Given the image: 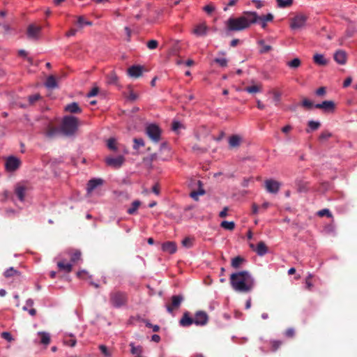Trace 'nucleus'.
Listing matches in <instances>:
<instances>
[{
	"mask_svg": "<svg viewBox=\"0 0 357 357\" xmlns=\"http://www.w3.org/2000/svg\"><path fill=\"white\" fill-rule=\"evenodd\" d=\"M335 61L339 64L343 65L347 61V54L344 51L338 50L334 54Z\"/></svg>",
	"mask_w": 357,
	"mask_h": 357,
	"instance_id": "412c9836",
	"label": "nucleus"
},
{
	"mask_svg": "<svg viewBox=\"0 0 357 357\" xmlns=\"http://www.w3.org/2000/svg\"><path fill=\"white\" fill-rule=\"evenodd\" d=\"M302 105L307 109H311L313 106V103L308 99H304L302 102Z\"/></svg>",
	"mask_w": 357,
	"mask_h": 357,
	"instance_id": "5fc2aeb1",
	"label": "nucleus"
},
{
	"mask_svg": "<svg viewBox=\"0 0 357 357\" xmlns=\"http://www.w3.org/2000/svg\"><path fill=\"white\" fill-rule=\"evenodd\" d=\"M77 33V30L75 29H70L68 31L66 32V36L70 37L74 36Z\"/></svg>",
	"mask_w": 357,
	"mask_h": 357,
	"instance_id": "0e129e2a",
	"label": "nucleus"
},
{
	"mask_svg": "<svg viewBox=\"0 0 357 357\" xmlns=\"http://www.w3.org/2000/svg\"><path fill=\"white\" fill-rule=\"evenodd\" d=\"M100 350L101 352L106 356V357H111V353L108 351L107 348L105 345H100L99 347Z\"/></svg>",
	"mask_w": 357,
	"mask_h": 357,
	"instance_id": "864d4df0",
	"label": "nucleus"
},
{
	"mask_svg": "<svg viewBox=\"0 0 357 357\" xmlns=\"http://www.w3.org/2000/svg\"><path fill=\"white\" fill-rule=\"evenodd\" d=\"M214 10L215 7L211 4L206 5V6L204 7V10L208 14H211L212 12L214 11Z\"/></svg>",
	"mask_w": 357,
	"mask_h": 357,
	"instance_id": "13d9d810",
	"label": "nucleus"
},
{
	"mask_svg": "<svg viewBox=\"0 0 357 357\" xmlns=\"http://www.w3.org/2000/svg\"><path fill=\"white\" fill-rule=\"evenodd\" d=\"M250 248L252 249L259 256H263L268 252V248L263 241L258 243L257 246L252 243H250Z\"/></svg>",
	"mask_w": 357,
	"mask_h": 357,
	"instance_id": "4468645a",
	"label": "nucleus"
},
{
	"mask_svg": "<svg viewBox=\"0 0 357 357\" xmlns=\"http://www.w3.org/2000/svg\"><path fill=\"white\" fill-rule=\"evenodd\" d=\"M245 259L241 257H236L231 260V266L234 268H238L244 262Z\"/></svg>",
	"mask_w": 357,
	"mask_h": 357,
	"instance_id": "473e14b6",
	"label": "nucleus"
},
{
	"mask_svg": "<svg viewBox=\"0 0 357 357\" xmlns=\"http://www.w3.org/2000/svg\"><path fill=\"white\" fill-rule=\"evenodd\" d=\"M1 337H2L3 339H5V340H6L7 341H8V342H11V341H13V338L12 335H10V333H8V332H3V333H1Z\"/></svg>",
	"mask_w": 357,
	"mask_h": 357,
	"instance_id": "4d7b16f0",
	"label": "nucleus"
},
{
	"mask_svg": "<svg viewBox=\"0 0 357 357\" xmlns=\"http://www.w3.org/2000/svg\"><path fill=\"white\" fill-rule=\"evenodd\" d=\"M194 238L191 237H185L181 242L183 247L190 248L192 246Z\"/></svg>",
	"mask_w": 357,
	"mask_h": 357,
	"instance_id": "ea45409f",
	"label": "nucleus"
},
{
	"mask_svg": "<svg viewBox=\"0 0 357 357\" xmlns=\"http://www.w3.org/2000/svg\"><path fill=\"white\" fill-rule=\"evenodd\" d=\"M331 136V134L329 132L324 131L321 134L319 139L324 141L328 139Z\"/></svg>",
	"mask_w": 357,
	"mask_h": 357,
	"instance_id": "bf43d9fd",
	"label": "nucleus"
},
{
	"mask_svg": "<svg viewBox=\"0 0 357 357\" xmlns=\"http://www.w3.org/2000/svg\"><path fill=\"white\" fill-rule=\"evenodd\" d=\"M208 30L209 27L207 26L206 23L202 22L195 25L192 32L197 36H205Z\"/></svg>",
	"mask_w": 357,
	"mask_h": 357,
	"instance_id": "6e6552de",
	"label": "nucleus"
},
{
	"mask_svg": "<svg viewBox=\"0 0 357 357\" xmlns=\"http://www.w3.org/2000/svg\"><path fill=\"white\" fill-rule=\"evenodd\" d=\"M69 255L73 263H75L81 259V252L79 250H73L69 252Z\"/></svg>",
	"mask_w": 357,
	"mask_h": 357,
	"instance_id": "7c9ffc66",
	"label": "nucleus"
},
{
	"mask_svg": "<svg viewBox=\"0 0 357 357\" xmlns=\"http://www.w3.org/2000/svg\"><path fill=\"white\" fill-rule=\"evenodd\" d=\"M20 160L15 156H9L6 159L5 167L8 172H15L20 167Z\"/></svg>",
	"mask_w": 357,
	"mask_h": 357,
	"instance_id": "39448f33",
	"label": "nucleus"
},
{
	"mask_svg": "<svg viewBox=\"0 0 357 357\" xmlns=\"http://www.w3.org/2000/svg\"><path fill=\"white\" fill-rule=\"evenodd\" d=\"M257 22H259L263 29H266L268 22H271L273 20V15L271 13L266 15L259 16L257 14Z\"/></svg>",
	"mask_w": 357,
	"mask_h": 357,
	"instance_id": "6ab92c4d",
	"label": "nucleus"
},
{
	"mask_svg": "<svg viewBox=\"0 0 357 357\" xmlns=\"http://www.w3.org/2000/svg\"><path fill=\"white\" fill-rule=\"evenodd\" d=\"M40 98V95L36 93L32 96H30L29 98V100L30 104L34 103L36 101H37Z\"/></svg>",
	"mask_w": 357,
	"mask_h": 357,
	"instance_id": "052dcab7",
	"label": "nucleus"
},
{
	"mask_svg": "<svg viewBox=\"0 0 357 357\" xmlns=\"http://www.w3.org/2000/svg\"><path fill=\"white\" fill-rule=\"evenodd\" d=\"M314 62L320 66H325L328 63V60L325 59L324 55L316 54L313 57Z\"/></svg>",
	"mask_w": 357,
	"mask_h": 357,
	"instance_id": "a878e982",
	"label": "nucleus"
},
{
	"mask_svg": "<svg viewBox=\"0 0 357 357\" xmlns=\"http://www.w3.org/2000/svg\"><path fill=\"white\" fill-rule=\"evenodd\" d=\"M221 227L225 229L232 231L235 227L234 222L223 221L221 222Z\"/></svg>",
	"mask_w": 357,
	"mask_h": 357,
	"instance_id": "4c0bfd02",
	"label": "nucleus"
},
{
	"mask_svg": "<svg viewBox=\"0 0 357 357\" xmlns=\"http://www.w3.org/2000/svg\"><path fill=\"white\" fill-rule=\"evenodd\" d=\"M183 301L181 296H174L172 298V304L167 306L169 312H172L174 309L178 308Z\"/></svg>",
	"mask_w": 357,
	"mask_h": 357,
	"instance_id": "a211bd4d",
	"label": "nucleus"
},
{
	"mask_svg": "<svg viewBox=\"0 0 357 357\" xmlns=\"http://www.w3.org/2000/svg\"><path fill=\"white\" fill-rule=\"evenodd\" d=\"M102 184V180L100 178H94L89 181L87 184V192L91 193L97 186Z\"/></svg>",
	"mask_w": 357,
	"mask_h": 357,
	"instance_id": "4be33fe9",
	"label": "nucleus"
},
{
	"mask_svg": "<svg viewBox=\"0 0 357 357\" xmlns=\"http://www.w3.org/2000/svg\"><path fill=\"white\" fill-rule=\"evenodd\" d=\"M76 340L75 338H70L67 340L66 338L64 340V344L70 347H75L76 344Z\"/></svg>",
	"mask_w": 357,
	"mask_h": 357,
	"instance_id": "6e6d98bb",
	"label": "nucleus"
},
{
	"mask_svg": "<svg viewBox=\"0 0 357 357\" xmlns=\"http://www.w3.org/2000/svg\"><path fill=\"white\" fill-rule=\"evenodd\" d=\"M314 107L323 109L326 112H333L335 109V105L332 100H325L321 103L315 105Z\"/></svg>",
	"mask_w": 357,
	"mask_h": 357,
	"instance_id": "f8f14e48",
	"label": "nucleus"
},
{
	"mask_svg": "<svg viewBox=\"0 0 357 357\" xmlns=\"http://www.w3.org/2000/svg\"><path fill=\"white\" fill-rule=\"evenodd\" d=\"M269 93L273 95V101L275 102V105H278L280 100L282 96L281 93L276 90L270 91Z\"/></svg>",
	"mask_w": 357,
	"mask_h": 357,
	"instance_id": "58836bf2",
	"label": "nucleus"
},
{
	"mask_svg": "<svg viewBox=\"0 0 357 357\" xmlns=\"http://www.w3.org/2000/svg\"><path fill=\"white\" fill-rule=\"evenodd\" d=\"M193 323V318L190 317L187 313L184 314L180 320V324L183 326H188Z\"/></svg>",
	"mask_w": 357,
	"mask_h": 357,
	"instance_id": "cd10ccee",
	"label": "nucleus"
},
{
	"mask_svg": "<svg viewBox=\"0 0 357 357\" xmlns=\"http://www.w3.org/2000/svg\"><path fill=\"white\" fill-rule=\"evenodd\" d=\"M294 0H276L278 6L279 8H288L293 3Z\"/></svg>",
	"mask_w": 357,
	"mask_h": 357,
	"instance_id": "72a5a7b5",
	"label": "nucleus"
},
{
	"mask_svg": "<svg viewBox=\"0 0 357 357\" xmlns=\"http://www.w3.org/2000/svg\"><path fill=\"white\" fill-rule=\"evenodd\" d=\"M38 335L40 338V343L45 344L46 346L50 343V335L48 333L38 332Z\"/></svg>",
	"mask_w": 357,
	"mask_h": 357,
	"instance_id": "393cba45",
	"label": "nucleus"
},
{
	"mask_svg": "<svg viewBox=\"0 0 357 357\" xmlns=\"http://www.w3.org/2000/svg\"><path fill=\"white\" fill-rule=\"evenodd\" d=\"M318 215L320 217H323L324 215H326L328 218H332V216H333L331 213L330 212V211L328 209H322V210L319 211L318 212Z\"/></svg>",
	"mask_w": 357,
	"mask_h": 357,
	"instance_id": "603ef678",
	"label": "nucleus"
},
{
	"mask_svg": "<svg viewBox=\"0 0 357 357\" xmlns=\"http://www.w3.org/2000/svg\"><path fill=\"white\" fill-rule=\"evenodd\" d=\"M133 149L135 150H138L140 147L144 146V140L141 138H135L134 140Z\"/></svg>",
	"mask_w": 357,
	"mask_h": 357,
	"instance_id": "37998d69",
	"label": "nucleus"
},
{
	"mask_svg": "<svg viewBox=\"0 0 357 357\" xmlns=\"http://www.w3.org/2000/svg\"><path fill=\"white\" fill-rule=\"evenodd\" d=\"M142 67L139 66H133L128 69V74L132 77H139L142 73Z\"/></svg>",
	"mask_w": 357,
	"mask_h": 357,
	"instance_id": "aec40b11",
	"label": "nucleus"
},
{
	"mask_svg": "<svg viewBox=\"0 0 357 357\" xmlns=\"http://www.w3.org/2000/svg\"><path fill=\"white\" fill-rule=\"evenodd\" d=\"M257 22L256 12H245L239 17H229L225 22V26L229 31H241L248 29Z\"/></svg>",
	"mask_w": 357,
	"mask_h": 357,
	"instance_id": "f257e3e1",
	"label": "nucleus"
},
{
	"mask_svg": "<svg viewBox=\"0 0 357 357\" xmlns=\"http://www.w3.org/2000/svg\"><path fill=\"white\" fill-rule=\"evenodd\" d=\"M307 17L303 14H298L291 19L290 27L292 29H300L305 25Z\"/></svg>",
	"mask_w": 357,
	"mask_h": 357,
	"instance_id": "0eeeda50",
	"label": "nucleus"
},
{
	"mask_svg": "<svg viewBox=\"0 0 357 357\" xmlns=\"http://www.w3.org/2000/svg\"><path fill=\"white\" fill-rule=\"evenodd\" d=\"M272 351H276L280 346L282 344V342L279 340H273L271 342Z\"/></svg>",
	"mask_w": 357,
	"mask_h": 357,
	"instance_id": "8fccbe9b",
	"label": "nucleus"
},
{
	"mask_svg": "<svg viewBox=\"0 0 357 357\" xmlns=\"http://www.w3.org/2000/svg\"><path fill=\"white\" fill-rule=\"evenodd\" d=\"M162 250L168 254H174L177 250V245L175 242L167 241L162 244Z\"/></svg>",
	"mask_w": 357,
	"mask_h": 357,
	"instance_id": "2eb2a0df",
	"label": "nucleus"
},
{
	"mask_svg": "<svg viewBox=\"0 0 357 357\" xmlns=\"http://www.w3.org/2000/svg\"><path fill=\"white\" fill-rule=\"evenodd\" d=\"M107 146L109 149H110L111 151H116L119 149L122 148L123 152L125 154L128 153L127 149L124 146H121L119 145L117 142H116V139H114V138L109 139L107 140Z\"/></svg>",
	"mask_w": 357,
	"mask_h": 357,
	"instance_id": "dca6fc26",
	"label": "nucleus"
},
{
	"mask_svg": "<svg viewBox=\"0 0 357 357\" xmlns=\"http://www.w3.org/2000/svg\"><path fill=\"white\" fill-rule=\"evenodd\" d=\"M245 91L249 93H255L261 92L262 91V84H257L252 85L250 86H248L245 89Z\"/></svg>",
	"mask_w": 357,
	"mask_h": 357,
	"instance_id": "bb28decb",
	"label": "nucleus"
},
{
	"mask_svg": "<svg viewBox=\"0 0 357 357\" xmlns=\"http://www.w3.org/2000/svg\"><path fill=\"white\" fill-rule=\"evenodd\" d=\"M77 23L80 27H82L84 25L91 26L92 24L91 22L86 20L82 16H79L77 17Z\"/></svg>",
	"mask_w": 357,
	"mask_h": 357,
	"instance_id": "49530a36",
	"label": "nucleus"
},
{
	"mask_svg": "<svg viewBox=\"0 0 357 357\" xmlns=\"http://www.w3.org/2000/svg\"><path fill=\"white\" fill-rule=\"evenodd\" d=\"M65 109L70 113H79L81 112V109L76 102L66 105Z\"/></svg>",
	"mask_w": 357,
	"mask_h": 357,
	"instance_id": "c85d7f7f",
	"label": "nucleus"
},
{
	"mask_svg": "<svg viewBox=\"0 0 357 357\" xmlns=\"http://www.w3.org/2000/svg\"><path fill=\"white\" fill-rule=\"evenodd\" d=\"M325 93H326V90H325L324 87H320L316 91V93L318 96H324L325 94Z\"/></svg>",
	"mask_w": 357,
	"mask_h": 357,
	"instance_id": "774afa93",
	"label": "nucleus"
},
{
	"mask_svg": "<svg viewBox=\"0 0 357 357\" xmlns=\"http://www.w3.org/2000/svg\"><path fill=\"white\" fill-rule=\"evenodd\" d=\"M204 190L202 189V188H199L198 190L197 191H192L190 194V197L197 201L198 200V198H199V196L200 195H203L204 194Z\"/></svg>",
	"mask_w": 357,
	"mask_h": 357,
	"instance_id": "79ce46f5",
	"label": "nucleus"
},
{
	"mask_svg": "<svg viewBox=\"0 0 357 357\" xmlns=\"http://www.w3.org/2000/svg\"><path fill=\"white\" fill-rule=\"evenodd\" d=\"M28 188L23 184H17L15 189V192L20 201H24Z\"/></svg>",
	"mask_w": 357,
	"mask_h": 357,
	"instance_id": "f3484780",
	"label": "nucleus"
},
{
	"mask_svg": "<svg viewBox=\"0 0 357 357\" xmlns=\"http://www.w3.org/2000/svg\"><path fill=\"white\" fill-rule=\"evenodd\" d=\"M230 283L235 291L247 293L254 288L255 280L250 273L242 271L231 275Z\"/></svg>",
	"mask_w": 357,
	"mask_h": 357,
	"instance_id": "f03ea898",
	"label": "nucleus"
},
{
	"mask_svg": "<svg viewBox=\"0 0 357 357\" xmlns=\"http://www.w3.org/2000/svg\"><path fill=\"white\" fill-rule=\"evenodd\" d=\"M117 80H118V77H117L116 75L115 74V73L112 72L108 77L109 83L115 84V83H116Z\"/></svg>",
	"mask_w": 357,
	"mask_h": 357,
	"instance_id": "09e8293b",
	"label": "nucleus"
},
{
	"mask_svg": "<svg viewBox=\"0 0 357 357\" xmlns=\"http://www.w3.org/2000/svg\"><path fill=\"white\" fill-rule=\"evenodd\" d=\"M308 126L311 130H315L320 126V123L318 121H310L308 122Z\"/></svg>",
	"mask_w": 357,
	"mask_h": 357,
	"instance_id": "de8ad7c7",
	"label": "nucleus"
},
{
	"mask_svg": "<svg viewBox=\"0 0 357 357\" xmlns=\"http://www.w3.org/2000/svg\"><path fill=\"white\" fill-rule=\"evenodd\" d=\"M45 86L49 89H54L57 86L56 80L54 76L50 75L47 78Z\"/></svg>",
	"mask_w": 357,
	"mask_h": 357,
	"instance_id": "c756f323",
	"label": "nucleus"
},
{
	"mask_svg": "<svg viewBox=\"0 0 357 357\" xmlns=\"http://www.w3.org/2000/svg\"><path fill=\"white\" fill-rule=\"evenodd\" d=\"M214 62L221 67H226L227 66V59L225 57L216 58L214 59Z\"/></svg>",
	"mask_w": 357,
	"mask_h": 357,
	"instance_id": "a18cd8bd",
	"label": "nucleus"
},
{
	"mask_svg": "<svg viewBox=\"0 0 357 357\" xmlns=\"http://www.w3.org/2000/svg\"><path fill=\"white\" fill-rule=\"evenodd\" d=\"M352 82V78L351 77H348L343 83V86L344 88L348 87L351 83Z\"/></svg>",
	"mask_w": 357,
	"mask_h": 357,
	"instance_id": "338daca9",
	"label": "nucleus"
},
{
	"mask_svg": "<svg viewBox=\"0 0 357 357\" xmlns=\"http://www.w3.org/2000/svg\"><path fill=\"white\" fill-rule=\"evenodd\" d=\"M19 273L17 270L14 269L13 267L9 268L4 272V276L6 278H11L15 275H18Z\"/></svg>",
	"mask_w": 357,
	"mask_h": 357,
	"instance_id": "a19ab883",
	"label": "nucleus"
},
{
	"mask_svg": "<svg viewBox=\"0 0 357 357\" xmlns=\"http://www.w3.org/2000/svg\"><path fill=\"white\" fill-rule=\"evenodd\" d=\"M182 127H183L182 124L179 122L176 121L172 123V130L174 131H178Z\"/></svg>",
	"mask_w": 357,
	"mask_h": 357,
	"instance_id": "680f3d73",
	"label": "nucleus"
},
{
	"mask_svg": "<svg viewBox=\"0 0 357 357\" xmlns=\"http://www.w3.org/2000/svg\"><path fill=\"white\" fill-rule=\"evenodd\" d=\"M193 320L196 325L203 326L207 323L208 316L206 312L199 311L195 314Z\"/></svg>",
	"mask_w": 357,
	"mask_h": 357,
	"instance_id": "ddd939ff",
	"label": "nucleus"
},
{
	"mask_svg": "<svg viewBox=\"0 0 357 357\" xmlns=\"http://www.w3.org/2000/svg\"><path fill=\"white\" fill-rule=\"evenodd\" d=\"M110 303L115 307H120L127 302L126 294L121 291H113L110 294Z\"/></svg>",
	"mask_w": 357,
	"mask_h": 357,
	"instance_id": "20e7f679",
	"label": "nucleus"
},
{
	"mask_svg": "<svg viewBox=\"0 0 357 357\" xmlns=\"http://www.w3.org/2000/svg\"><path fill=\"white\" fill-rule=\"evenodd\" d=\"M141 202L135 200L132 203V206L128 209V213L130 215L134 214L139 207Z\"/></svg>",
	"mask_w": 357,
	"mask_h": 357,
	"instance_id": "f704fd0d",
	"label": "nucleus"
},
{
	"mask_svg": "<svg viewBox=\"0 0 357 357\" xmlns=\"http://www.w3.org/2000/svg\"><path fill=\"white\" fill-rule=\"evenodd\" d=\"M98 93V88L97 87H94L93 89H92L91 90V91L89 92V93L87 94V96L88 97H93L95 96H96Z\"/></svg>",
	"mask_w": 357,
	"mask_h": 357,
	"instance_id": "e2e57ef3",
	"label": "nucleus"
},
{
	"mask_svg": "<svg viewBox=\"0 0 357 357\" xmlns=\"http://www.w3.org/2000/svg\"><path fill=\"white\" fill-rule=\"evenodd\" d=\"M130 346L131 347V353L137 356H141L142 353V347L140 346L135 347L133 343H130Z\"/></svg>",
	"mask_w": 357,
	"mask_h": 357,
	"instance_id": "e433bc0d",
	"label": "nucleus"
},
{
	"mask_svg": "<svg viewBox=\"0 0 357 357\" xmlns=\"http://www.w3.org/2000/svg\"><path fill=\"white\" fill-rule=\"evenodd\" d=\"M265 188L268 192L277 193L280 188V183L273 179H268L265 181Z\"/></svg>",
	"mask_w": 357,
	"mask_h": 357,
	"instance_id": "9b49d317",
	"label": "nucleus"
},
{
	"mask_svg": "<svg viewBox=\"0 0 357 357\" xmlns=\"http://www.w3.org/2000/svg\"><path fill=\"white\" fill-rule=\"evenodd\" d=\"M242 138L238 135H232L229 137V144L230 147L236 148L240 146Z\"/></svg>",
	"mask_w": 357,
	"mask_h": 357,
	"instance_id": "b1692460",
	"label": "nucleus"
},
{
	"mask_svg": "<svg viewBox=\"0 0 357 357\" xmlns=\"http://www.w3.org/2000/svg\"><path fill=\"white\" fill-rule=\"evenodd\" d=\"M56 131L57 130L56 128H49L47 130V135L50 137H52L56 132Z\"/></svg>",
	"mask_w": 357,
	"mask_h": 357,
	"instance_id": "69168bd1",
	"label": "nucleus"
},
{
	"mask_svg": "<svg viewBox=\"0 0 357 357\" xmlns=\"http://www.w3.org/2000/svg\"><path fill=\"white\" fill-rule=\"evenodd\" d=\"M158 41L155 40H151L147 43V47L150 50H154L158 47Z\"/></svg>",
	"mask_w": 357,
	"mask_h": 357,
	"instance_id": "3c124183",
	"label": "nucleus"
},
{
	"mask_svg": "<svg viewBox=\"0 0 357 357\" xmlns=\"http://www.w3.org/2000/svg\"><path fill=\"white\" fill-rule=\"evenodd\" d=\"M125 158L123 155L116 157H107L105 159V162L109 167L114 168H119L124 162Z\"/></svg>",
	"mask_w": 357,
	"mask_h": 357,
	"instance_id": "9d476101",
	"label": "nucleus"
},
{
	"mask_svg": "<svg viewBox=\"0 0 357 357\" xmlns=\"http://www.w3.org/2000/svg\"><path fill=\"white\" fill-rule=\"evenodd\" d=\"M146 134L154 142H158L160 138L161 130L155 124H150L146 127Z\"/></svg>",
	"mask_w": 357,
	"mask_h": 357,
	"instance_id": "423d86ee",
	"label": "nucleus"
},
{
	"mask_svg": "<svg viewBox=\"0 0 357 357\" xmlns=\"http://www.w3.org/2000/svg\"><path fill=\"white\" fill-rule=\"evenodd\" d=\"M42 27L40 26H38L33 24L29 25L26 31L28 38L33 40L38 39Z\"/></svg>",
	"mask_w": 357,
	"mask_h": 357,
	"instance_id": "1a4fd4ad",
	"label": "nucleus"
},
{
	"mask_svg": "<svg viewBox=\"0 0 357 357\" xmlns=\"http://www.w3.org/2000/svg\"><path fill=\"white\" fill-rule=\"evenodd\" d=\"M312 278V274H309L305 278V288L309 291H311L313 287V284L311 282Z\"/></svg>",
	"mask_w": 357,
	"mask_h": 357,
	"instance_id": "c03bdc74",
	"label": "nucleus"
},
{
	"mask_svg": "<svg viewBox=\"0 0 357 357\" xmlns=\"http://www.w3.org/2000/svg\"><path fill=\"white\" fill-rule=\"evenodd\" d=\"M258 44L261 46V49L259 50L261 54L267 53L272 50L271 46L266 45L264 40H259Z\"/></svg>",
	"mask_w": 357,
	"mask_h": 357,
	"instance_id": "2f4dec72",
	"label": "nucleus"
},
{
	"mask_svg": "<svg viewBox=\"0 0 357 357\" xmlns=\"http://www.w3.org/2000/svg\"><path fill=\"white\" fill-rule=\"evenodd\" d=\"M57 266L59 269L65 273H70L73 268V264L71 263L65 262L63 261H60L57 263Z\"/></svg>",
	"mask_w": 357,
	"mask_h": 357,
	"instance_id": "5701e85b",
	"label": "nucleus"
},
{
	"mask_svg": "<svg viewBox=\"0 0 357 357\" xmlns=\"http://www.w3.org/2000/svg\"><path fill=\"white\" fill-rule=\"evenodd\" d=\"M301 64V61L298 58H295L293 60L288 61L287 65L291 68H298Z\"/></svg>",
	"mask_w": 357,
	"mask_h": 357,
	"instance_id": "c9c22d12",
	"label": "nucleus"
},
{
	"mask_svg": "<svg viewBox=\"0 0 357 357\" xmlns=\"http://www.w3.org/2000/svg\"><path fill=\"white\" fill-rule=\"evenodd\" d=\"M78 121L74 116H66L62 123V130L66 135L73 134L77 129Z\"/></svg>",
	"mask_w": 357,
	"mask_h": 357,
	"instance_id": "7ed1b4c3",
	"label": "nucleus"
}]
</instances>
